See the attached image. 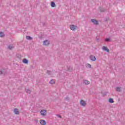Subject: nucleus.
I'll return each mask as SVG.
<instances>
[{
  "mask_svg": "<svg viewBox=\"0 0 125 125\" xmlns=\"http://www.w3.org/2000/svg\"><path fill=\"white\" fill-rule=\"evenodd\" d=\"M108 101L110 103H114V101H113V99H111V98L109 99Z\"/></svg>",
  "mask_w": 125,
  "mask_h": 125,
  "instance_id": "nucleus-16",
  "label": "nucleus"
},
{
  "mask_svg": "<svg viewBox=\"0 0 125 125\" xmlns=\"http://www.w3.org/2000/svg\"><path fill=\"white\" fill-rule=\"evenodd\" d=\"M26 92H27V93H31V90H27Z\"/></svg>",
  "mask_w": 125,
  "mask_h": 125,
  "instance_id": "nucleus-21",
  "label": "nucleus"
},
{
  "mask_svg": "<svg viewBox=\"0 0 125 125\" xmlns=\"http://www.w3.org/2000/svg\"><path fill=\"white\" fill-rule=\"evenodd\" d=\"M14 113H15L16 115H19V110L18 109H15L14 110Z\"/></svg>",
  "mask_w": 125,
  "mask_h": 125,
  "instance_id": "nucleus-10",
  "label": "nucleus"
},
{
  "mask_svg": "<svg viewBox=\"0 0 125 125\" xmlns=\"http://www.w3.org/2000/svg\"><path fill=\"white\" fill-rule=\"evenodd\" d=\"M0 37L2 38V37H4V34L3 32H0Z\"/></svg>",
  "mask_w": 125,
  "mask_h": 125,
  "instance_id": "nucleus-15",
  "label": "nucleus"
},
{
  "mask_svg": "<svg viewBox=\"0 0 125 125\" xmlns=\"http://www.w3.org/2000/svg\"><path fill=\"white\" fill-rule=\"evenodd\" d=\"M70 28L72 30V31H75V30L77 29V26L74 25H71L70 26Z\"/></svg>",
  "mask_w": 125,
  "mask_h": 125,
  "instance_id": "nucleus-4",
  "label": "nucleus"
},
{
  "mask_svg": "<svg viewBox=\"0 0 125 125\" xmlns=\"http://www.w3.org/2000/svg\"><path fill=\"white\" fill-rule=\"evenodd\" d=\"M48 44H49V42H48V41L46 40V41L43 42V45H46V46H47V45H48Z\"/></svg>",
  "mask_w": 125,
  "mask_h": 125,
  "instance_id": "nucleus-8",
  "label": "nucleus"
},
{
  "mask_svg": "<svg viewBox=\"0 0 125 125\" xmlns=\"http://www.w3.org/2000/svg\"><path fill=\"white\" fill-rule=\"evenodd\" d=\"M23 62L24 63V64H28V60H27L26 59H24L23 60Z\"/></svg>",
  "mask_w": 125,
  "mask_h": 125,
  "instance_id": "nucleus-13",
  "label": "nucleus"
},
{
  "mask_svg": "<svg viewBox=\"0 0 125 125\" xmlns=\"http://www.w3.org/2000/svg\"><path fill=\"white\" fill-rule=\"evenodd\" d=\"M86 68H88L89 69H91V65H90V64H89V63H87V64H86Z\"/></svg>",
  "mask_w": 125,
  "mask_h": 125,
  "instance_id": "nucleus-11",
  "label": "nucleus"
},
{
  "mask_svg": "<svg viewBox=\"0 0 125 125\" xmlns=\"http://www.w3.org/2000/svg\"><path fill=\"white\" fill-rule=\"evenodd\" d=\"M58 117H59V118H61V117L60 116V115H59V116H58Z\"/></svg>",
  "mask_w": 125,
  "mask_h": 125,
  "instance_id": "nucleus-22",
  "label": "nucleus"
},
{
  "mask_svg": "<svg viewBox=\"0 0 125 125\" xmlns=\"http://www.w3.org/2000/svg\"><path fill=\"white\" fill-rule=\"evenodd\" d=\"M51 6L52 7H55L56 6V5H55V3H54V2H52L51 3Z\"/></svg>",
  "mask_w": 125,
  "mask_h": 125,
  "instance_id": "nucleus-12",
  "label": "nucleus"
},
{
  "mask_svg": "<svg viewBox=\"0 0 125 125\" xmlns=\"http://www.w3.org/2000/svg\"><path fill=\"white\" fill-rule=\"evenodd\" d=\"M13 47H12V45H10V46H8V48L9 49H12Z\"/></svg>",
  "mask_w": 125,
  "mask_h": 125,
  "instance_id": "nucleus-18",
  "label": "nucleus"
},
{
  "mask_svg": "<svg viewBox=\"0 0 125 125\" xmlns=\"http://www.w3.org/2000/svg\"><path fill=\"white\" fill-rule=\"evenodd\" d=\"M80 105L84 107V106L86 105V103L84 101L82 100L80 101Z\"/></svg>",
  "mask_w": 125,
  "mask_h": 125,
  "instance_id": "nucleus-3",
  "label": "nucleus"
},
{
  "mask_svg": "<svg viewBox=\"0 0 125 125\" xmlns=\"http://www.w3.org/2000/svg\"><path fill=\"white\" fill-rule=\"evenodd\" d=\"M105 42H109L110 41V39L109 38H106L105 39Z\"/></svg>",
  "mask_w": 125,
  "mask_h": 125,
  "instance_id": "nucleus-20",
  "label": "nucleus"
},
{
  "mask_svg": "<svg viewBox=\"0 0 125 125\" xmlns=\"http://www.w3.org/2000/svg\"><path fill=\"white\" fill-rule=\"evenodd\" d=\"M103 50H104L105 51H107V52H110V50L106 46L103 47Z\"/></svg>",
  "mask_w": 125,
  "mask_h": 125,
  "instance_id": "nucleus-7",
  "label": "nucleus"
},
{
  "mask_svg": "<svg viewBox=\"0 0 125 125\" xmlns=\"http://www.w3.org/2000/svg\"><path fill=\"white\" fill-rule=\"evenodd\" d=\"M40 124L41 125H46V121L44 120L41 119L40 121Z\"/></svg>",
  "mask_w": 125,
  "mask_h": 125,
  "instance_id": "nucleus-2",
  "label": "nucleus"
},
{
  "mask_svg": "<svg viewBox=\"0 0 125 125\" xmlns=\"http://www.w3.org/2000/svg\"><path fill=\"white\" fill-rule=\"evenodd\" d=\"M83 83L84 84H89V83H90L89 81H88L87 80H83Z\"/></svg>",
  "mask_w": 125,
  "mask_h": 125,
  "instance_id": "nucleus-9",
  "label": "nucleus"
},
{
  "mask_svg": "<svg viewBox=\"0 0 125 125\" xmlns=\"http://www.w3.org/2000/svg\"><path fill=\"white\" fill-rule=\"evenodd\" d=\"M91 22L93 23V24H95V25H98V21H96V20L95 19H92Z\"/></svg>",
  "mask_w": 125,
  "mask_h": 125,
  "instance_id": "nucleus-6",
  "label": "nucleus"
},
{
  "mask_svg": "<svg viewBox=\"0 0 125 125\" xmlns=\"http://www.w3.org/2000/svg\"><path fill=\"white\" fill-rule=\"evenodd\" d=\"M90 60H91L92 61H96V57H95V56H94L91 55V56L90 57Z\"/></svg>",
  "mask_w": 125,
  "mask_h": 125,
  "instance_id": "nucleus-5",
  "label": "nucleus"
},
{
  "mask_svg": "<svg viewBox=\"0 0 125 125\" xmlns=\"http://www.w3.org/2000/svg\"><path fill=\"white\" fill-rule=\"evenodd\" d=\"M46 113H47L46 110H44V109L40 111L41 115L42 116H43V117H44V116H46Z\"/></svg>",
  "mask_w": 125,
  "mask_h": 125,
  "instance_id": "nucleus-1",
  "label": "nucleus"
},
{
  "mask_svg": "<svg viewBox=\"0 0 125 125\" xmlns=\"http://www.w3.org/2000/svg\"><path fill=\"white\" fill-rule=\"evenodd\" d=\"M55 83V80H51L50 81V83H51L52 84H53V83Z\"/></svg>",
  "mask_w": 125,
  "mask_h": 125,
  "instance_id": "nucleus-14",
  "label": "nucleus"
},
{
  "mask_svg": "<svg viewBox=\"0 0 125 125\" xmlns=\"http://www.w3.org/2000/svg\"><path fill=\"white\" fill-rule=\"evenodd\" d=\"M26 39H27V40H32V37L30 36H26Z\"/></svg>",
  "mask_w": 125,
  "mask_h": 125,
  "instance_id": "nucleus-17",
  "label": "nucleus"
},
{
  "mask_svg": "<svg viewBox=\"0 0 125 125\" xmlns=\"http://www.w3.org/2000/svg\"><path fill=\"white\" fill-rule=\"evenodd\" d=\"M116 90H117V91H121V88H120V87H117V88H116Z\"/></svg>",
  "mask_w": 125,
  "mask_h": 125,
  "instance_id": "nucleus-19",
  "label": "nucleus"
}]
</instances>
